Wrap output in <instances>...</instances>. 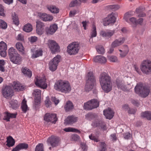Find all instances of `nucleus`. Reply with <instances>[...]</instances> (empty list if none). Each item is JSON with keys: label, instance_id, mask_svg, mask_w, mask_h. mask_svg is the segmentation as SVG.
Instances as JSON below:
<instances>
[{"label": "nucleus", "instance_id": "1", "mask_svg": "<svg viewBox=\"0 0 151 151\" xmlns=\"http://www.w3.org/2000/svg\"><path fill=\"white\" fill-rule=\"evenodd\" d=\"M99 81L101 87L104 92L108 93L112 90V84L111 77L106 73L103 72L101 74Z\"/></svg>", "mask_w": 151, "mask_h": 151}, {"label": "nucleus", "instance_id": "2", "mask_svg": "<svg viewBox=\"0 0 151 151\" xmlns=\"http://www.w3.org/2000/svg\"><path fill=\"white\" fill-rule=\"evenodd\" d=\"M54 88L58 91L65 93H69L71 90L70 86L68 81L61 80L55 82Z\"/></svg>", "mask_w": 151, "mask_h": 151}, {"label": "nucleus", "instance_id": "3", "mask_svg": "<svg viewBox=\"0 0 151 151\" xmlns=\"http://www.w3.org/2000/svg\"><path fill=\"white\" fill-rule=\"evenodd\" d=\"M135 93L142 97L145 98L147 96L150 92L149 87L144 86L141 83H137L134 88Z\"/></svg>", "mask_w": 151, "mask_h": 151}, {"label": "nucleus", "instance_id": "4", "mask_svg": "<svg viewBox=\"0 0 151 151\" xmlns=\"http://www.w3.org/2000/svg\"><path fill=\"white\" fill-rule=\"evenodd\" d=\"M86 81L85 86V90L86 91L88 92L93 88L95 80L92 72H89L86 78Z\"/></svg>", "mask_w": 151, "mask_h": 151}, {"label": "nucleus", "instance_id": "5", "mask_svg": "<svg viewBox=\"0 0 151 151\" xmlns=\"http://www.w3.org/2000/svg\"><path fill=\"white\" fill-rule=\"evenodd\" d=\"M116 84L118 89L124 91H128L132 88V86L130 83H128L120 78H117Z\"/></svg>", "mask_w": 151, "mask_h": 151}, {"label": "nucleus", "instance_id": "6", "mask_svg": "<svg viewBox=\"0 0 151 151\" xmlns=\"http://www.w3.org/2000/svg\"><path fill=\"white\" fill-rule=\"evenodd\" d=\"M140 69L144 73L148 74L151 73V61L148 60H143L141 63Z\"/></svg>", "mask_w": 151, "mask_h": 151}, {"label": "nucleus", "instance_id": "7", "mask_svg": "<svg viewBox=\"0 0 151 151\" xmlns=\"http://www.w3.org/2000/svg\"><path fill=\"white\" fill-rule=\"evenodd\" d=\"M99 105V102L96 99H92L84 103L83 108L86 110H91L97 108Z\"/></svg>", "mask_w": 151, "mask_h": 151}, {"label": "nucleus", "instance_id": "8", "mask_svg": "<svg viewBox=\"0 0 151 151\" xmlns=\"http://www.w3.org/2000/svg\"><path fill=\"white\" fill-rule=\"evenodd\" d=\"M79 45L77 42H73L68 46L67 51L70 55H75L78 52Z\"/></svg>", "mask_w": 151, "mask_h": 151}, {"label": "nucleus", "instance_id": "9", "mask_svg": "<svg viewBox=\"0 0 151 151\" xmlns=\"http://www.w3.org/2000/svg\"><path fill=\"white\" fill-rule=\"evenodd\" d=\"M60 60V56L57 55L49 62V68L51 71H54L56 70Z\"/></svg>", "mask_w": 151, "mask_h": 151}, {"label": "nucleus", "instance_id": "10", "mask_svg": "<svg viewBox=\"0 0 151 151\" xmlns=\"http://www.w3.org/2000/svg\"><path fill=\"white\" fill-rule=\"evenodd\" d=\"M116 19L115 13L112 12L104 19V25L106 26L110 24H112L116 22Z\"/></svg>", "mask_w": 151, "mask_h": 151}, {"label": "nucleus", "instance_id": "11", "mask_svg": "<svg viewBox=\"0 0 151 151\" xmlns=\"http://www.w3.org/2000/svg\"><path fill=\"white\" fill-rule=\"evenodd\" d=\"M2 95L4 98L8 99L14 95V91L11 86H6L2 90Z\"/></svg>", "mask_w": 151, "mask_h": 151}, {"label": "nucleus", "instance_id": "12", "mask_svg": "<svg viewBox=\"0 0 151 151\" xmlns=\"http://www.w3.org/2000/svg\"><path fill=\"white\" fill-rule=\"evenodd\" d=\"M47 44L52 52L54 53L59 51L60 47L54 40H49Z\"/></svg>", "mask_w": 151, "mask_h": 151}, {"label": "nucleus", "instance_id": "13", "mask_svg": "<svg viewBox=\"0 0 151 151\" xmlns=\"http://www.w3.org/2000/svg\"><path fill=\"white\" fill-rule=\"evenodd\" d=\"M46 78L45 77L41 78L38 77H36L35 81V85L41 88L45 89L47 88V85L45 83Z\"/></svg>", "mask_w": 151, "mask_h": 151}, {"label": "nucleus", "instance_id": "14", "mask_svg": "<svg viewBox=\"0 0 151 151\" xmlns=\"http://www.w3.org/2000/svg\"><path fill=\"white\" fill-rule=\"evenodd\" d=\"M56 115L55 114L47 113L44 117V120L47 122H51L52 123H55L57 121Z\"/></svg>", "mask_w": 151, "mask_h": 151}, {"label": "nucleus", "instance_id": "15", "mask_svg": "<svg viewBox=\"0 0 151 151\" xmlns=\"http://www.w3.org/2000/svg\"><path fill=\"white\" fill-rule=\"evenodd\" d=\"M48 144H50L52 147L58 146L59 144V139L57 137L52 136L47 140Z\"/></svg>", "mask_w": 151, "mask_h": 151}, {"label": "nucleus", "instance_id": "16", "mask_svg": "<svg viewBox=\"0 0 151 151\" xmlns=\"http://www.w3.org/2000/svg\"><path fill=\"white\" fill-rule=\"evenodd\" d=\"M115 33V30H108L106 31L102 30L100 32V35L106 39L110 38Z\"/></svg>", "mask_w": 151, "mask_h": 151}, {"label": "nucleus", "instance_id": "17", "mask_svg": "<svg viewBox=\"0 0 151 151\" xmlns=\"http://www.w3.org/2000/svg\"><path fill=\"white\" fill-rule=\"evenodd\" d=\"M7 45L6 43L3 41L0 42V55L2 57H5L6 55V50Z\"/></svg>", "mask_w": 151, "mask_h": 151}, {"label": "nucleus", "instance_id": "18", "mask_svg": "<svg viewBox=\"0 0 151 151\" xmlns=\"http://www.w3.org/2000/svg\"><path fill=\"white\" fill-rule=\"evenodd\" d=\"M44 24L40 22H37L36 31L37 34L41 35L43 34L44 32Z\"/></svg>", "mask_w": 151, "mask_h": 151}, {"label": "nucleus", "instance_id": "19", "mask_svg": "<svg viewBox=\"0 0 151 151\" xmlns=\"http://www.w3.org/2000/svg\"><path fill=\"white\" fill-rule=\"evenodd\" d=\"M125 40V38L121 37L118 39H116L112 43L111 45L112 47H115L119 46L123 44Z\"/></svg>", "mask_w": 151, "mask_h": 151}, {"label": "nucleus", "instance_id": "20", "mask_svg": "<svg viewBox=\"0 0 151 151\" xmlns=\"http://www.w3.org/2000/svg\"><path fill=\"white\" fill-rule=\"evenodd\" d=\"M104 114L105 116L106 119H111L113 117L114 115V112L110 109L104 110L103 111Z\"/></svg>", "mask_w": 151, "mask_h": 151}, {"label": "nucleus", "instance_id": "21", "mask_svg": "<svg viewBox=\"0 0 151 151\" xmlns=\"http://www.w3.org/2000/svg\"><path fill=\"white\" fill-rule=\"evenodd\" d=\"M58 27L57 24H54L51 25L49 28L46 31L47 34H48L53 35L57 30Z\"/></svg>", "mask_w": 151, "mask_h": 151}, {"label": "nucleus", "instance_id": "22", "mask_svg": "<svg viewBox=\"0 0 151 151\" xmlns=\"http://www.w3.org/2000/svg\"><path fill=\"white\" fill-rule=\"evenodd\" d=\"M77 121V118L73 116H68L65 120V124H71L76 122Z\"/></svg>", "mask_w": 151, "mask_h": 151}, {"label": "nucleus", "instance_id": "23", "mask_svg": "<svg viewBox=\"0 0 151 151\" xmlns=\"http://www.w3.org/2000/svg\"><path fill=\"white\" fill-rule=\"evenodd\" d=\"M10 60L14 63L16 64H20L22 61V58L18 54L10 58Z\"/></svg>", "mask_w": 151, "mask_h": 151}, {"label": "nucleus", "instance_id": "24", "mask_svg": "<svg viewBox=\"0 0 151 151\" xmlns=\"http://www.w3.org/2000/svg\"><path fill=\"white\" fill-rule=\"evenodd\" d=\"M28 147L27 144L25 143H20L17 145L12 151H19L21 149H26Z\"/></svg>", "mask_w": 151, "mask_h": 151}, {"label": "nucleus", "instance_id": "25", "mask_svg": "<svg viewBox=\"0 0 151 151\" xmlns=\"http://www.w3.org/2000/svg\"><path fill=\"white\" fill-rule=\"evenodd\" d=\"M94 61L95 62H99L104 63L106 62V59L104 56L101 55H97L93 58Z\"/></svg>", "mask_w": 151, "mask_h": 151}, {"label": "nucleus", "instance_id": "26", "mask_svg": "<svg viewBox=\"0 0 151 151\" xmlns=\"http://www.w3.org/2000/svg\"><path fill=\"white\" fill-rule=\"evenodd\" d=\"M12 86L14 89L17 91H22L24 89L23 86L19 82H14Z\"/></svg>", "mask_w": 151, "mask_h": 151}, {"label": "nucleus", "instance_id": "27", "mask_svg": "<svg viewBox=\"0 0 151 151\" xmlns=\"http://www.w3.org/2000/svg\"><path fill=\"white\" fill-rule=\"evenodd\" d=\"M64 107L65 111L67 112L73 109V108L74 106L71 101H68L66 102Z\"/></svg>", "mask_w": 151, "mask_h": 151}, {"label": "nucleus", "instance_id": "28", "mask_svg": "<svg viewBox=\"0 0 151 151\" xmlns=\"http://www.w3.org/2000/svg\"><path fill=\"white\" fill-rule=\"evenodd\" d=\"M16 114H11L8 112H6L5 113L4 119L7 121H9V119L10 118H15Z\"/></svg>", "mask_w": 151, "mask_h": 151}, {"label": "nucleus", "instance_id": "29", "mask_svg": "<svg viewBox=\"0 0 151 151\" xmlns=\"http://www.w3.org/2000/svg\"><path fill=\"white\" fill-rule=\"evenodd\" d=\"M142 117L146 118L148 120H151V112L149 111H146L141 114Z\"/></svg>", "mask_w": 151, "mask_h": 151}, {"label": "nucleus", "instance_id": "30", "mask_svg": "<svg viewBox=\"0 0 151 151\" xmlns=\"http://www.w3.org/2000/svg\"><path fill=\"white\" fill-rule=\"evenodd\" d=\"M22 72L24 75L29 77H31L32 76V72L29 69L26 67H23L22 69Z\"/></svg>", "mask_w": 151, "mask_h": 151}, {"label": "nucleus", "instance_id": "31", "mask_svg": "<svg viewBox=\"0 0 151 151\" xmlns=\"http://www.w3.org/2000/svg\"><path fill=\"white\" fill-rule=\"evenodd\" d=\"M9 104L10 106L14 109H17L19 106V104L17 100H12L9 102Z\"/></svg>", "mask_w": 151, "mask_h": 151}, {"label": "nucleus", "instance_id": "32", "mask_svg": "<svg viewBox=\"0 0 151 151\" xmlns=\"http://www.w3.org/2000/svg\"><path fill=\"white\" fill-rule=\"evenodd\" d=\"M47 9L51 13H53L57 14L59 12V9L54 6H48Z\"/></svg>", "mask_w": 151, "mask_h": 151}, {"label": "nucleus", "instance_id": "33", "mask_svg": "<svg viewBox=\"0 0 151 151\" xmlns=\"http://www.w3.org/2000/svg\"><path fill=\"white\" fill-rule=\"evenodd\" d=\"M6 142V145L9 147L13 146L14 145L15 143L14 139L11 136H9L7 138Z\"/></svg>", "mask_w": 151, "mask_h": 151}, {"label": "nucleus", "instance_id": "34", "mask_svg": "<svg viewBox=\"0 0 151 151\" xmlns=\"http://www.w3.org/2000/svg\"><path fill=\"white\" fill-rule=\"evenodd\" d=\"M23 30L27 32H29L32 30V26L31 24L27 23L24 25Z\"/></svg>", "mask_w": 151, "mask_h": 151}, {"label": "nucleus", "instance_id": "35", "mask_svg": "<svg viewBox=\"0 0 151 151\" xmlns=\"http://www.w3.org/2000/svg\"><path fill=\"white\" fill-rule=\"evenodd\" d=\"M21 108L22 111L24 113H26L27 111L28 110V107L27 104V101L24 99L22 102Z\"/></svg>", "mask_w": 151, "mask_h": 151}, {"label": "nucleus", "instance_id": "36", "mask_svg": "<svg viewBox=\"0 0 151 151\" xmlns=\"http://www.w3.org/2000/svg\"><path fill=\"white\" fill-rule=\"evenodd\" d=\"M8 53L10 58L18 54L16 50L12 47H11L9 50Z\"/></svg>", "mask_w": 151, "mask_h": 151}, {"label": "nucleus", "instance_id": "37", "mask_svg": "<svg viewBox=\"0 0 151 151\" xmlns=\"http://www.w3.org/2000/svg\"><path fill=\"white\" fill-rule=\"evenodd\" d=\"M91 35L90 39L94 37H95L97 35V32L96 30V26L93 25L92 26V28L91 30V32L90 33Z\"/></svg>", "mask_w": 151, "mask_h": 151}, {"label": "nucleus", "instance_id": "38", "mask_svg": "<svg viewBox=\"0 0 151 151\" xmlns=\"http://www.w3.org/2000/svg\"><path fill=\"white\" fill-rule=\"evenodd\" d=\"M33 95L35 98H41V91L38 89H35L32 93Z\"/></svg>", "mask_w": 151, "mask_h": 151}, {"label": "nucleus", "instance_id": "39", "mask_svg": "<svg viewBox=\"0 0 151 151\" xmlns=\"http://www.w3.org/2000/svg\"><path fill=\"white\" fill-rule=\"evenodd\" d=\"M42 51L41 50L39 49L36 50L35 53H34L32 55V57L33 58H36L41 56L42 55Z\"/></svg>", "mask_w": 151, "mask_h": 151}, {"label": "nucleus", "instance_id": "40", "mask_svg": "<svg viewBox=\"0 0 151 151\" xmlns=\"http://www.w3.org/2000/svg\"><path fill=\"white\" fill-rule=\"evenodd\" d=\"M124 47L125 48V50L123 52L120 54V57L122 58L125 57L129 51V50L127 45H124Z\"/></svg>", "mask_w": 151, "mask_h": 151}, {"label": "nucleus", "instance_id": "41", "mask_svg": "<svg viewBox=\"0 0 151 151\" xmlns=\"http://www.w3.org/2000/svg\"><path fill=\"white\" fill-rule=\"evenodd\" d=\"M64 130L66 132H73L80 133L78 130L72 127H69L64 129Z\"/></svg>", "mask_w": 151, "mask_h": 151}, {"label": "nucleus", "instance_id": "42", "mask_svg": "<svg viewBox=\"0 0 151 151\" xmlns=\"http://www.w3.org/2000/svg\"><path fill=\"white\" fill-rule=\"evenodd\" d=\"M12 16L13 22L15 25H18L19 24V21L18 16L15 13L12 14Z\"/></svg>", "mask_w": 151, "mask_h": 151}, {"label": "nucleus", "instance_id": "43", "mask_svg": "<svg viewBox=\"0 0 151 151\" xmlns=\"http://www.w3.org/2000/svg\"><path fill=\"white\" fill-rule=\"evenodd\" d=\"M108 60L111 62H118V60L117 57L114 55L108 56Z\"/></svg>", "mask_w": 151, "mask_h": 151}, {"label": "nucleus", "instance_id": "44", "mask_svg": "<svg viewBox=\"0 0 151 151\" xmlns=\"http://www.w3.org/2000/svg\"><path fill=\"white\" fill-rule=\"evenodd\" d=\"M97 52L100 54H103L105 52L104 47L101 45H98L96 47Z\"/></svg>", "mask_w": 151, "mask_h": 151}, {"label": "nucleus", "instance_id": "45", "mask_svg": "<svg viewBox=\"0 0 151 151\" xmlns=\"http://www.w3.org/2000/svg\"><path fill=\"white\" fill-rule=\"evenodd\" d=\"M81 3L77 0H75L71 1L69 4V6L70 7H73L79 5Z\"/></svg>", "mask_w": 151, "mask_h": 151}, {"label": "nucleus", "instance_id": "46", "mask_svg": "<svg viewBox=\"0 0 151 151\" xmlns=\"http://www.w3.org/2000/svg\"><path fill=\"white\" fill-rule=\"evenodd\" d=\"M132 15L131 14V12H127L124 15V19H125L126 22L128 23H129V18H130V17H132Z\"/></svg>", "mask_w": 151, "mask_h": 151}, {"label": "nucleus", "instance_id": "47", "mask_svg": "<svg viewBox=\"0 0 151 151\" xmlns=\"http://www.w3.org/2000/svg\"><path fill=\"white\" fill-rule=\"evenodd\" d=\"M17 49L20 52H22L24 50V48L22 43L20 42L17 43L16 44Z\"/></svg>", "mask_w": 151, "mask_h": 151}, {"label": "nucleus", "instance_id": "48", "mask_svg": "<svg viewBox=\"0 0 151 151\" xmlns=\"http://www.w3.org/2000/svg\"><path fill=\"white\" fill-rule=\"evenodd\" d=\"M45 105L47 107H50L51 106L52 103L50 101L49 98L48 96L46 97V99L45 101Z\"/></svg>", "mask_w": 151, "mask_h": 151}, {"label": "nucleus", "instance_id": "49", "mask_svg": "<svg viewBox=\"0 0 151 151\" xmlns=\"http://www.w3.org/2000/svg\"><path fill=\"white\" fill-rule=\"evenodd\" d=\"M35 151H44L43 144L39 143L36 147Z\"/></svg>", "mask_w": 151, "mask_h": 151}, {"label": "nucleus", "instance_id": "50", "mask_svg": "<svg viewBox=\"0 0 151 151\" xmlns=\"http://www.w3.org/2000/svg\"><path fill=\"white\" fill-rule=\"evenodd\" d=\"M0 27L3 29H6L7 27V23L3 20L0 19Z\"/></svg>", "mask_w": 151, "mask_h": 151}, {"label": "nucleus", "instance_id": "51", "mask_svg": "<svg viewBox=\"0 0 151 151\" xmlns=\"http://www.w3.org/2000/svg\"><path fill=\"white\" fill-rule=\"evenodd\" d=\"M39 18L42 20L45 21L46 19V17L47 16V14L45 13H40L38 15Z\"/></svg>", "mask_w": 151, "mask_h": 151}, {"label": "nucleus", "instance_id": "52", "mask_svg": "<svg viewBox=\"0 0 151 151\" xmlns=\"http://www.w3.org/2000/svg\"><path fill=\"white\" fill-rule=\"evenodd\" d=\"M5 62L4 60H0V70L2 72L4 71V65Z\"/></svg>", "mask_w": 151, "mask_h": 151}, {"label": "nucleus", "instance_id": "53", "mask_svg": "<svg viewBox=\"0 0 151 151\" xmlns=\"http://www.w3.org/2000/svg\"><path fill=\"white\" fill-rule=\"evenodd\" d=\"M129 23H131L133 24L136 25H137V20L135 18L132 17L129 18Z\"/></svg>", "mask_w": 151, "mask_h": 151}, {"label": "nucleus", "instance_id": "54", "mask_svg": "<svg viewBox=\"0 0 151 151\" xmlns=\"http://www.w3.org/2000/svg\"><path fill=\"white\" fill-rule=\"evenodd\" d=\"M34 105L35 107H36L40 103L41 98H34Z\"/></svg>", "mask_w": 151, "mask_h": 151}, {"label": "nucleus", "instance_id": "55", "mask_svg": "<svg viewBox=\"0 0 151 151\" xmlns=\"http://www.w3.org/2000/svg\"><path fill=\"white\" fill-rule=\"evenodd\" d=\"M72 139L74 141H76L80 139V137L78 135L74 134L71 136Z\"/></svg>", "mask_w": 151, "mask_h": 151}, {"label": "nucleus", "instance_id": "56", "mask_svg": "<svg viewBox=\"0 0 151 151\" xmlns=\"http://www.w3.org/2000/svg\"><path fill=\"white\" fill-rule=\"evenodd\" d=\"M89 137L90 139L92 140H93L94 141L96 142H98L99 141L98 139L96 137L94 136L93 134H91L89 135Z\"/></svg>", "mask_w": 151, "mask_h": 151}, {"label": "nucleus", "instance_id": "57", "mask_svg": "<svg viewBox=\"0 0 151 151\" xmlns=\"http://www.w3.org/2000/svg\"><path fill=\"white\" fill-rule=\"evenodd\" d=\"M0 15L3 16L5 15L4 7L1 4H0Z\"/></svg>", "mask_w": 151, "mask_h": 151}, {"label": "nucleus", "instance_id": "58", "mask_svg": "<svg viewBox=\"0 0 151 151\" xmlns=\"http://www.w3.org/2000/svg\"><path fill=\"white\" fill-rule=\"evenodd\" d=\"M101 149L99 151H105L106 150V144L103 142H101Z\"/></svg>", "mask_w": 151, "mask_h": 151}, {"label": "nucleus", "instance_id": "59", "mask_svg": "<svg viewBox=\"0 0 151 151\" xmlns=\"http://www.w3.org/2000/svg\"><path fill=\"white\" fill-rule=\"evenodd\" d=\"M110 8L114 10H116L119 8V6L118 5H112L110 6Z\"/></svg>", "mask_w": 151, "mask_h": 151}, {"label": "nucleus", "instance_id": "60", "mask_svg": "<svg viewBox=\"0 0 151 151\" xmlns=\"http://www.w3.org/2000/svg\"><path fill=\"white\" fill-rule=\"evenodd\" d=\"M46 19L45 20V21H52L53 19V17L52 16L49 14H47V16L46 17Z\"/></svg>", "mask_w": 151, "mask_h": 151}, {"label": "nucleus", "instance_id": "61", "mask_svg": "<svg viewBox=\"0 0 151 151\" xmlns=\"http://www.w3.org/2000/svg\"><path fill=\"white\" fill-rule=\"evenodd\" d=\"M52 100L55 105H57L59 102V100L55 97H52Z\"/></svg>", "mask_w": 151, "mask_h": 151}, {"label": "nucleus", "instance_id": "62", "mask_svg": "<svg viewBox=\"0 0 151 151\" xmlns=\"http://www.w3.org/2000/svg\"><path fill=\"white\" fill-rule=\"evenodd\" d=\"M30 41L32 42H35L37 40V37L35 36H32L29 38Z\"/></svg>", "mask_w": 151, "mask_h": 151}, {"label": "nucleus", "instance_id": "63", "mask_svg": "<svg viewBox=\"0 0 151 151\" xmlns=\"http://www.w3.org/2000/svg\"><path fill=\"white\" fill-rule=\"evenodd\" d=\"M110 138L113 141H115L117 139L116 134L114 133L111 134L110 135Z\"/></svg>", "mask_w": 151, "mask_h": 151}, {"label": "nucleus", "instance_id": "64", "mask_svg": "<svg viewBox=\"0 0 151 151\" xmlns=\"http://www.w3.org/2000/svg\"><path fill=\"white\" fill-rule=\"evenodd\" d=\"M81 147L83 151H86L87 150V147L83 143H81Z\"/></svg>", "mask_w": 151, "mask_h": 151}]
</instances>
